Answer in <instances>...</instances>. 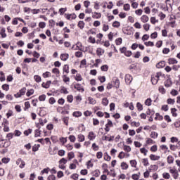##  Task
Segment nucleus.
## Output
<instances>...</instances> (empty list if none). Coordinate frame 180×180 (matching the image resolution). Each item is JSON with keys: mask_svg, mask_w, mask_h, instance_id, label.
Returning <instances> with one entry per match:
<instances>
[{"mask_svg": "<svg viewBox=\"0 0 180 180\" xmlns=\"http://www.w3.org/2000/svg\"><path fill=\"white\" fill-rule=\"evenodd\" d=\"M162 73L161 72H158L151 77V82L153 85H157L158 84V81H160V77H162Z\"/></svg>", "mask_w": 180, "mask_h": 180, "instance_id": "obj_1", "label": "nucleus"}, {"mask_svg": "<svg viewBox=\"0 0 180 180\" xmlns=\"http://www.w3.org/2000/svg\"><path fill=\"white\" fill-rule=\"evenodd\" d=\"M16 165H19V168L23 169L26 165V162H25L22 158H19L16 160Z\"/></svg>", "mask_w": 180, "mask_h": 180, "instance_id": "obj_2", "label": "nucleus"}, {"mask_svg": "<svg viewBox=\"0 0 180 180\" xmlns=\"http://www.w3.org/2000/svg\"><path fill=\"white\" fill-rule=\"evenodd\" d=\"M65 18L68 20H74V19H77V15H75V13H72V14H65Z\"/></svg>", "mask_w": 180, "mask_h": 180, "instance_id": "obj_3", "label": "nucleus"}, {"mask_svg": "<svg viewBox=\"0 0 180 180\" xmlns=\"http://www.w3.org/2000/svg\"><path fill=\"white\" fill-rule=\"evenodd\" d=\"M133 81V77L130 75H126L125 76V82L126 84H131V82Z\"/></svg>", "mask_w": 180, "mask_h": 180, "instance_id": "obj_4", "label": "nucleus"}, {"mask_svg": "<svg viewBox=\"0 0 180 180\" xmlns=\"http://www.w3.org/2000/svg\"><path fill=\"white\" fill-rule=\"evenodd\" d=\"M88 139L91 141L95 140L96 139V134L94 131H90L88 134Z\"/></svg>", "mask_w": 180, "mask_h": 180, "instance_id": "obj_5", "label": "nucleus"}, {"mask_svg": "<svg viewBox=\"0 0 180 180\" xmlns=\"http://www.w3.org/2000/svg\"><path fill=\"white\" fill-rule=\"evenodd\" d=\"M50 85H51V81H47L46 83L43 82L41 84L42 88H45L46 89L50 88Z\"/></svg>", "mask_w": 180, "mask_h": 180, "instance_id": "obj_6", "label": "nucleus"}, {"mask_svg": "<svg viewBox=\"0 0 180 180\" xmlns=\"http://www.w3.org/2000/svg\"><path fill=\"white\" fill-rule=\"evenodd\" d=\"M75 89H77L79 92H84V88L79 84H76L75 85Z\"/></svg>", "mask_w": 180, "mask_h": 180, "instance_id": "obj_7", "label": "nucleus"}, {"mask_svg": "<svg viewBox=\"0 0 180 180\" xmlns=\"http://www.w3.org/2000/svg\"><path fill=\"white\" fill-rule=\"evenodd\" d=\"M70 55H68V53H63L60 55V59L62 60V61H67Z\"/></svg>", "mask_w": 180, "mask_h": 180, "instance_id": "obj_8", "label": "nucleus"}, {"mask_svg": "<svg viewBox=\"0 0 180 180\" xmlns=\"http://www.w3.org/2000/svg\"><path fill=\"white\" fill-rule=\"evenodd\" d=\"M160 157L158 156V155H153V154H151L150 155V159L152 160V161H158V160H160Z\"/></svg>", "mask_w": 180, "mask_h": 180, "instance_id": "obj_9", "label": "nucleus"}, {"mask_svg": "<svg viewBox=\"0 0 180 180\" xmlns=\"http://www.w3.org/2000/svg\"><path fill=\"white\" fill-rule=\"evenodd\" d=\"M105 53V50L102 48H98L96 50V54L98 56H103V54Z\"/></svg>", "mask_w": 180, "mask_h": 180, "instance_id": "obj_10", "label": "nucleus"}, {"mask_svg": "<svg viewBox=\"0 0 180 180\" xmlns=\"http://www.w3.org/2000/svg\"><path fill=\"white\" fill-rule=\"evenodd\" d=\"M141 22H143V23H147V22H148L149 18L148 16L143 15L141 17Z\"/></svg>", "mask_w": 180, "mask_h": 180, "instance_id": "obj_11", "label": "nucleus"}, {"mask_svg": "<svg viewBox=\"0 0 180 180\" xmlns=\"http://www.w3.org/2000/svg\"><path fill=\"white\" fill-rule=\"evenodd\" d=\"M156 67H157V68H164V67H165V61L159 62L156 65Z\"/></svg>", "mask_w": 180, "mask_h": 180, "instance_id": "obj_12", "label": "nucleus"}, {"mask_svg": "<svg viewBox=\"0 0 180 180\" xmlns=\"http://www.w3.org/2000/svg\"><path fill=\"white\" fill-rule=\"evenodd\" d=\"M169 64H178V60L174 58H170L168 59Z\"/></svg>", "mask_w": 180, "mask_h": 180, "instance_id": "obj_13", "label": "nucleus"}, {"mask_svg": "<svg viewBox=\"0 0 180 180\" xmlns=\"http://www.w3.org/2000/svg\"><path fill=\"white\" fill-rule=\"evenodd\" d=\"M77 139L78 141H79L80 143H82V141H85V136H84L83 134H79Z\"/></svg>", "mask_w": 180, "mask_h": 180, "instance_id": "obj_14", "label": "nucleus"}, {"mask_svg": "<svg viewBox=\"0 0 180 180\" xmlns=\"http://www.w3.org/2000/svg\"><path fill=\"white\" fill-rule=\"evenodd\" d=\"M75 50H80V51H82V44L81 42H77Z\"/></svg>", "mask_w": 180, "mask_h": 180, "instance_id": "obj_15", "label": "nucleus"}, {"mask_svg": "<svg viewBox=\"0 0 180 180\" xmlns=\"http://www.w3.org/2000/svg\"><path fill=\"white\" fill-rule=\"evenodd\" d=\"M88 101H89L90 105H95V104H96V100H95V98H94L92 97H89L88 98Z\"/></svg>", "mask_w": 180, "mask_h": 180, "instance_id": "obj_16", "label": "nucleus"}, {"mask_svg": "<svg viewBox=\"0 0 180 180\" xmlns=\"http://www.w3.org/2000/svg\"><path fill=\"white\" fill-rule=\"evenodd\" d=\"M77 26L79 29L82 30L85 27V22H84V21H79Z\"/></svg>", "mask_w": 180, "mask_h": 180, "instance_id": "obj_17", "label": "nucleus"}, {"mask_svg": "<svg viewBox=\"0 0 180 180\" xmlns=\"http://www.w3.org/2000/svg\"><path fill=\"white\" fill-rule=\"evenodd\" d=\"M102 105H103V106H108V105H109V100L106 98H103L102 100Z\"/></svg>", "mask_w": 180, "mask_h": 180, "instance_id": "obj_18", "label": "nucleus"}, {"mask_svg": "<svg viewBox=\"0 0 180 180\" xmlns=\"http://www.w3.org/2000/svg\"><path fill=\"white\" fill-rule=\"evenodd\" d=\"M167 162L168 164H174V157H172V155L167 157Z\"/></svg>", "mask_w": 180, "mask_h": 180, "instance_id": "obj_19", "label": "nucleus"}, {"mask_svg": "<svg viewBox=\"0 0 180 180\" xmlns=\"http://www.w3.org/2000/svg\"><path fill=\"white\" fill-rule=\"evenodd\" d=\"M72 115L75 117H79L82 116V112H81L79 111H75L73 112Z\"/></svg>", "mask_w": 180, "mask_h": 180, "instance_id": "obj_20", "label": "nucleus"}, {"mask_svg": "<svg viewBox=\"0 0 180 180\" xmlns=\"http://www.w3.org/2000/svg\"><path fill=\"white\" fill-rule=\"evenodd\" d=\"M94 176H96V178H98L99 175H101V171L99 169H96L93 172Z\"/></svg>", "mask_w": 180, "mask_h": 180, "instance_id": "obj_21", "label": "nucleus"}, {"mask_svg": "<svg viewBox=\"0 0 180 180\" xmlns=\"http://www.w3.org/2000/svg\"><path fill=\"white\" fill-rule=\"evenodd\" d=\"M131 178L134 180H139V179H140V173L132 174Z\"/></svg>", "mask_w": 180, "mask_h": 180, "instance_id": "obj_22", "label": "nucleus"}, {"mask_svg": "<svg viewBox=\"0 0 180 180\" xmlns=\"http://www.w3.org/2000/svg\"><path fill=\"white\" fill-rule=\"evenodd\" d=\"M121 168L122 169H127V168H129V165L124 162H122L121 163Z\"/></svg>", "mask_w": 180, "mask_h": 180, "instance_id": "obj_23", "label": "nucleus"}, {"mask_svg": "<svg viewBox=\"0 0 180 180\" xmlns=\"http://www.w3.org/2000/svg\"><path fill=\"white\" fill-rule=\"evenodd\" d=\"M34 79L37 82H41V77H40L39 75H34Z\"/></svg>", "mask_w": 180, "mask_h": 180, "instance_id": "obj_24", "label": "nucleus"}, {"mask_svg": "<svg viewBox=\"0 0 180 180\" xmlns=\"http://www.w3.org/2000/svg\"><path fill=\"white\" fill-rule=\"evenodd\" d=\"M91 148L94 150V151H98V150H99V146L96 145V143H94L92 144Z\"/></svg>", "mask_w": 180, "mask_h": 180, "instance_id": "obj_25", "label": "nucleus"}, {"mask_svg": "<svg viewBox=\"0 0 180 180\" xmlns=\"http://www.w3.org/2000/svg\"><path fill=\"white\" fill-rule=\"evenodd\" d=\"M124 150L127 151V153H130V151H131V147H130L129 146H127V145H124Z\"/></svg>", "mask_w": 180, "mask_h": 180, "instance_id": "obj_26", "label": "nucleus"}, {"mask_svg": "<svg viewBox=\"0 0 180 180\" xmlns=\"http://www.w3.org/2000/svg\"><path fill=\"white\" fill-rule=\"evenodd\" d=\"M67 101L69 103H72V101H74V96L72 95H68L67 96Z\"/></svg>", "mask_w": 180, "mask_h": 180, "instance_id": "obj_27", "label": "nucleus"}, {"mask_svg": "<svg viewBox=\"0 0 180 180\" xmlns=\"http://www.w3.org/2000/svg\"><path fill=\"white\" fill-rule=\"evenodd\" d=\"M120 86V81L119 79H116L115 81V87L117 89Z\"/></svg>", "mask_w": 180, "mask_h": 180, "instance_id": "obj_28", "label": "nucleus"}, {"mask_svg": "<svg viewBox=\"0 0 180 180\" xmlns=\"http://www.w3.org/2000/svg\"><path fill=\"white\" fill-rule=\"evenodd\" d=\"M70 67L68 66V65H65L63 67V72H66V74H68L70 72Z\"/></svg>", "mask_w": 180, "mask_h": 180, "instance_id": "obj_29", "label": "nucleus"}, {"mask_svg": "<svg viewBox=\"0 0 180 180\" xmlns=\"http://www.w3.org/2000/svg\"><path fill=\"white\" fill-rule=\"evenodd\" d=\"M126 157V153L123 151L120 152L118 155V158H120V160H123Z\"/></svg>", "mask_w": 180, "mask_h": 180, "instance_id": "obj_30", "label": "nucleus"}, {"mask_svg": "<svg viewBox=\"0 0 180 180\" xmlns=\"http://www.w3.org/2000/svg\"><path fill=\"white\" fill-rule=\"evenodd\" d=\"M151 139H157L158 137V134L155 131H152L150 134Z\"/></svg>", "mask_w": 180, "mask_h": 180, "instance_id": "obj_31", "label": "nucleus"}, {"mask_svg": "<svg viewBox=\"0 0 180 180\" xmlns=\"http://www.w3.org/2000/svg\"><path fill=\"white\" fill-rule=\"evenodd\" d=\"M87 169H89V168H92L94 167V163L91 160H89L86 164Z\"/></svg>", "mask_w": 180, "mask_h": 180, "instance_id": "obj_32", "label": "nucleus"}, {"mask_svg": "<svg viewBox=\"0 0 180 180\" xmlns=\"http://www.w3.org/2000/svg\"><path fill=\"white\" fill-rule=\"evenodd\" d=\"M162 176L163 178H165V179H169V178H171V175L169 174V173L167 172L163 173Z\"/></svg>", "mask_w": 180, "mask_h": 180, "instance_id": "obj_33", "label": "nucleus"}, {"mask_svg": "<svg viewBox=\"0 0 180 180\" xmlns=\"http://www.w3.org/2000/svg\"><path fill=\"white\" fill-rule=\"evenodd\" d=\"M145 46H146L147 47H153L154 46V42L153 41H148V42H145L144 43Z\"/></svg>", "mask_w": 180, "mask_h": 180, "instance_id": "obj_34", "label": "nucleus"}, {"mask_svg": "<svg viewBox=\"0 0 180 180\" xmlns=\"http://www.w3.org/2000/svg\"><path fill=\"white\" fill-rule=\"evenodd\" d=\"M39 148H40V145H34L32 147V151H34V153H36V151H39Z\"/></svg>", "mask_w": 180, "mask_h": 180, "instance_id": "obj_35", "label": "nucleus"}, {"mask_svg": "<svg viewBox=\"0 0 180 180\" xmlns=\"http://www.w3.org/2000/svg\"><path fill=\"white\" fill-rule=\"evenodd\" d=\"M104 160L105 161H110L111 158L109 155H108V153H104Z\"/></svg>", "mask_w": 180, "mask_h": 180, "instance_id": "obj_36", "label": "nucleus"}, {"mask_svg": "<svg viewBox=\"0 0 180 180\" xmlns=\"http://www.w3.org/2000/svg\"><path fill=\"white\" fill-rule=\"evenodd\" d=\"M101 16H102L101 13H97V12H95L94 14L93 15V18H95L96 19H99Z\"/></svg>", "mask_w": 180, "mask_h": 180, "instance_id": "obj_37", "label": "nucleus"}, {"mask_svg": "<svg viewBox=\"0 0 180 180\" xmlns=\"http://www.w3.org/2000/svg\"><path fill=\"white\" fill-rule=\"evenodd\" d=\"M82 80V76L80 74H77L75 77V81L79 82Z\"/></svg>", "mask_w": 180, "mask_h": 180, "instance_id": "obj_38", "label": "nucleus"}, {"mask_svg": "<svg viewBox=\"0 0 180 180\" xmlns=\"http://www.w3.org/2000/svg\"><path fill=\"white\" fill-rule=\"evenodd\" d=\"M42 76L44 78H49V77H51V73H50V72H46L45 73H43Z\"/></svg>", "mask_w": 180, "mask_h": 180, "instance_id": "obj_39", "label": "nucleus"}, {"mask_svg": "<svg viewBox=\"0 0 180 180\" xmlns=\"http://www.w3.org/2000/svg\"><path fill=\"white\" fill-rule=\"evenodd\" d=\"M39 101H40V102H44V101H46V95L43 94L39 96Z\"/></svg>", "mask_w": 180, "mask_h": 180, "instance_id": "obj_40", "label": "nucleus"}, {"mask_svg": "<svg viewBox=\"0 0 180 180\" xmlns=\"http://www.w3.org/2000/svg\"><path fill=\"white\" fill-rule=\"evenodd\" d=\"M171 112H172V116H174V117H176L178 116V114H176V108H172Z\"/></svg>", "mask_w": 180, "mask_h": 180, "instance_id": "obj_41", "label": "nucleus"}, {"mask_svg": "<svg viewBox=\"0 0 180 180\" xmlns=\"http://www.w3.org/2000/svg\"><path fill=\"white\" fill-rule=\"evenodd\" d=\"M112 27H120V22L115 21V22L112 23Z\"/></svg>", "mask_w": 180, "mask_h": 180, "instance_id": "obj_42", "label": "nucleus"}, {"mask_svg": "<svg viewBox=\"0 0 180 180\" xmlns=\"http://www.w3.org/2000/svg\"><path fill=\"white\" fill-rule=\"evenodd\" d=\"M65 12H67V8H61L59 9L60 15H64Z\"/></svg>", "mask_w": 180, "mask_h": 180, "instance_id": "obj_43", "label": "nucleus"}, {"mask_svg": "<svg viewBox=\"0 0 180 180\" xmlns=\"http://www.w3.org/2000/svg\"><path fill=\"white\" fill-rule=\"evenodd\" d=\"M63 82H70V77H67V75H64L63 76Z\"/></svg>", "mask_w": 180, "mask_h": 180, "instance_id": "obj_44", "label": "nucleus"}, {"mask_svg": "<svg viewBox=\"0 0 180 180\" xmlns=\"http://www.w3.org/2000/svg\"><path fill=\"white\" fill-rule=\"evenodd\" d=\"M151 98H148L145 101V105H146V106H151Z\"/></svg>", "mask_w": 180, "mask_h": 180, "instance_id": "obj_45", "label": "nucleus"}, {"mask_svg": "<svg viewBox=\"0 0 180 180\" xmlns=\"http://www.w3.org/2000/svg\"><path fill=\"white\" fill-rule=\"evenodd\" d=\"M68 157L69 160H72V158H74V157H75V155L74 154V152H70L68 154Z\"/></svg>", "mask_w": 180, "mask_h": 180, "instance_id": "obj_46", "label": "nucleus"}, {"mask_svg": "<svg viewBox=\"0 0 180 180\" xmlns=\"http://www.w3.org/2000/svg\"><path fill=\"white\" fill-rule=\"evenodd\" d=\"M60 92L62 94H65V95H67L68 94V90H67V88L63 86L61 90H60Z\"/></svg>", "mask_w": 180, "mask_h": 180, "instance_id": "obj_47", "label": "nucleus"}, {"mask_svg": "<svg viewBox=\"0 0 180 180\" xmlns=\"http://www.w3.org/2000/svg\"><path fill=\"white\" fill-rule=\"evenodd\" d=\"M101 71H108V70H109V66H108L107 65H104L101 67Z\"/></svg>", "mask_w": 180, "mask_h": 180, "instance_id": "obj_48", "label": "nucleus"}, {"mask_svg": "<svg viewBox=\"0 0 180 180\" xmlns=\"http://www.w3.org/2000/svg\"><path fill=\"white\" fill-rule=\"evenodd\" d=\"M32 131H33V130L32 129H29L28 130H25L24 131V134L25 136H29L30 134H31Z\"/></svg>", "mask_w": 180, "mask_h": 180, "instance_id": "obj_49", "label": "nucleus"}, {"mask_svg": "<svg viewBox=\"0 0 180 180\" xmlns=\"http://www.w3.org/2000/svg\"><path fill=\"white\" fill-rule=\"evenodd\" d=\"M33 94H34V90L30 89L27 91L26 95H27V96H31V95H33Z\"/></svg>", "mask_w": 180, "mask_h": 180, "instance_id": "obj_50", "label": "nucleus"}, {"mask_svg": "<svg viewBox=\"0 0 180 180\" xmlns=\"http://www.w3.org/2000/svg\"><path fill=\"white\" fill-rule=\"evenodd\" d=\"M140 151L142 154H144V155H147V153L148 152V150H147V149H146V148H141Z\"/></svg>", "mask_w": 180, "mask_h": 180, "instance_id": "obj_51", "label": "nucleus"}, {"mask_svg": "<svg viewBox=\"0 0 180 180\" xmlns=\"http://www.w3.org/2000/svg\"><path fill=\"white\" fill-rule=\"evenodd\" d=\"M2 89H4V91H9V84H3Z\"/></svg>", "mask_w": 180, "mask_h": 180, "instance_id": "obj_52", "label": "nucleus"}, {"mask_svg": "<svg viewBox=\"0 0 180 180\" xmlns=\"http://www.w3.org/2000/svg\"><path fill=\"white\" fill-rule=\"evenodd\" d=\"M171 95H172V96H176V95H178L179 92L178 91L175 90V89H172L170 92Z\"/></svg>", "mask_w": 180, "mask_h": 180, "instance_id": "obj_53", "label": "nucleus"}, {"mask_svg": "<svg viewBox=\"0 0 180 180\" xmlns=\"http://www.w3.org/2000/svg\"><path fill=\"white\" fill-rule=\"evenodd\" d=\"M165 85L168 88L171 86V85H172V82H171L170 79H167V82L165 83Z\"/></svg>", "mask_w": 180, "mask_h": 180, "instance_id": "obj_54", "label": "nucleus"}, {"mask_svg": "<svg viewBox=\"0 0 180 180\" xmlns=\"http://www.w3.org/2000/svg\"><path fill=\"white\" fill-rule=\"evenodd\" d=\"M39 27L41 28V29H44L46 27V22H40L39 23Z\"/></svg>", "mask_w": 180, "mask_h": 180, "instance_id": "obj_55", "label": "nucleus"}, {"mask_svg": "<svg viewBox=\"0 0 180 180\" xmlns=\"http://www.w3.org/2000/svg\"><path fill=\"white\" fill-rule=\"evenodd\" d=\"M122 38H117L115 40V43H116L117 46H120V44H122Z\"/></svg>", "mask_w": 180, "mask_h": 180, "instance_id": "obj_56", "label": "nucleus"}, {"mask_svg": "<svg viewBox=\"0 0 180 180\" xmlns=\"http://www.w3.org/2000/svg\"><path fill=\"white\" fill-rule=\"evenodd\" d=\"M75 57H77L78 58H79L82 57V52H81V51L75 52Z\"/></svg>", "mask_w": 180, "mask_h": 180, "instance_id": "obj_57", "label": "nucleus"}, {"mask_svg": "<svg viewBox=\"0 0 180 180\" xmlns=\"http://www.w3.org/2000/svg\"><path fill=\"white\" fill-rule=\"evenodd\" d=\"M142 163L143 164L144 167H147V165H148V159H143Z\"/></svg>", "mask_w": 180, "mask_h": 180, "instance_id": "obj_58", "label": "nucleus"}, {"mask_svg": "<svg viewBox=\"0 0 180 180\" xmlns=\"http://www.w3.org/2000/svg\"><path fill=\"white\" fill-rule=\"evenodd\" d=\"M50 105H54V103L56 102V98L54 97H51L49 101Z\"/></svg>", "mask_w": 180, "mask_h": 180, "instance_id": "obj_59", "label": "nucleus"}, {"mask_svg": "<svg viewBox=\"0 0 180 180\" xmlns=\"http://www.w3.org/2000/svg\"><path fill=\"white\" fill-rule=\"evenodd\" d=\"M124 11H130V4H126L124 5Z\"/></svg>", "mask_w": 180, "mask_h": 180, "instance_id": "obj_60", "label": "nucleus"}, {"mask_svg": "<svg viewBox=\"0 0 180 180\" xmlns=\"http://www.w3.org/2000/svg\"><path fill=\"white\" fill-rule=\"evenodd\" d=\"M1 37L3 38L6 37V33H5V28L1 29Z\"/></svg>", "mask_w": 180, "mask_h": 180, "instance_id": "obj_61", "label": "nucleus"}, {"mask_svg": "<svg viewBox=\"0 0 180 180\" xmlns=\"http://www.w3.org/2000/svg\"><path fill=\"white\" fill-rule=\"evenodd\" d=\"M136 108H138V110H143V105L140 103H137Z\"/></svg>", "mask_w": 180, "mask_h": 180, "instance_id": "obj_62", "label": "nucleus"}, {"mask_svg": "<svg viewBox=\"0 0 180 180\" xmlns=\"http://www.w3.org/2000/svg\"><path fill=\"white\" fill-rule=\"evenodd\" d=\"M156 47H158V49H160V47H161L162 46V41H158L156 44H155Z\"/></svg>", "mask_w": 180, "mask_h": 180, "instance_id": "obj_63", "label": "nucleus"}, {"mask_svg": "<svg viewBox=\"0 0 180 180\" xmlns=\"http://www.w3.org/2000/svg\"><path fill=\"white\" fill-rule=\"evenodd\" d=\"M48 180H56V176L54 174L49 175L47 178Z\"/></svg>", "mask_w": 180, "mask_h": 180, "instance_id": "obj_64", "label": "nucleus"}]
</instances>
